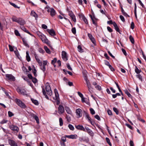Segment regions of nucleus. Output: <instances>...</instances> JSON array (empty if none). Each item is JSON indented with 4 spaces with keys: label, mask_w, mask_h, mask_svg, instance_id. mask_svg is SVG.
Returning a JSON list of instances; mask_svg holds the SVG:
<instances>
[{
    "label": "nucleus",
    "mask_w": 146,
    "mask_h": 146,
    "mask_svg": "<svg viewBox=\"0 0 146 146\" xmlns=\"http://www.w3.org/2000/svg\"><path fill=\"white\" fill-rule=\"evenodd\" d=\"M86 82L87 87H88V88L89 89L90 88H91V84L89 80H87V81Z\"/></svg>",
    "instance_id": "46"
},
{
    "label": "nucleus",
    "mask_w": 146,
    "mask_h": 146,
    "mask_svg": "<svg viewBox=\"0 0 146 146\" xmlns=\"http://www.w3.org/2000/svg\"><path fill=\"white\" fill-rule=\"evenodd\" d=\"M66 137L71 139H76L78 137V136L76 134L71 135H66Z\"/></svg>",
    "instance_id": "16"
},
{
    "label": "nucleus",
    "mask_w": 146,
    "mask_h": 146,
    "mask_svg": "<svg viewBox=\"0 0 146 146\" xmlns=\"http://www.w3.org/2000/svg\"><path fill=\"white\" fill-rule=\"evenodd\" d=\"M26 60L28 62H29L31 61V58L29 55V52L28 51H27L26 52Z\"/></svg>",
    "instance_id": "26"
},
{
    "label": "nucleus",
    "mask_w": 146,
    "mask_h": 146,
    "mask_svg": "<svg viewBox=\"0 0 146 146\" xmlns=\"http://www.w3.org/2000/svg\"><path fill=\"white\" fill-rule=\"evenodd\" d=\"M79 140L81 142L82 141L88 142L89 141V139L88 137H80Z\"/></svg>",
    "instance_id": "12"
},
{
    "label": "nucleus",
    "mask_w": 146,
    "mask_h": 146,
    "mask_svg": "<svg viewBox=\"0 0 146 146\" xmlns=\"http://www.w3.org/2000/svg\"><path fill=\"white\" fill-rule=\"evenodd\" d=\"M64 107L61 105H60L58 108V113L59 114H62L64 112Z\"/></svg>",
    "instance_id": "11"
},
{
    "label": "nucleus",
    "mask_w": 146,
    "mask_h": 146,
    "mask_svg": "<svg viewBox=\"0 0 146 146\" xmlns=\"http://www.w3.org/2000/svg\"><path fill=\"white\" fill-rule=\"evenodd\" d=\"M66 119H67V121L69 122L70 121H71V118L70 116L67 115H66Z\"/></svg>",
    "instance_id": "57"
},
{
    "label": "nucleus",
    "mask_w": 146,
    "mask_h": 146,
    "mask_svg": "<svg viewBox=\"0 0 146 146\" xmlns=\"http://www.w3.org/2000/svg\"><path fill=\"white\" fill-rule=\"evenodd\" d=\"M68 127L69 129L72 131H73L74 130V127L71 124H69L68 125Z\"/></svg>",
    "instance_id": "49"
},
{
    "label": "nucleus",
    "mask_w": 146,
    "mask_h": 146,
    "mask_svg": "<svg viewBox=\"0 0 146 146\" xmlns=\"http://www.w3.org/2000/svg\"><path fill=\"white\" fill-rule=\"evenodd\" d=\"M68 14L69 16L71 18L72 21L75 23L76 22V17L73 12L72 11H68Z\"/></svg>",
    "instance_id": "6"
},
{
    "label": "nucleus",
    "mask_w": 146,
    "mask_h": 146,
    "mask_svg": "<svg viewBox=\"0 0 146 146\" xmlns=\"http://www.w3.org/2000/svg\"><path fill=\"white\" fill-rule=\"evenodd\" d=\"M18 18H17L16 16H13L12 18L11 19L13 22H17L18 20Z\"/></svg>",
    "instance_id": "29"
},
{
    "label": "nucleus",
    "mask_w": 146,
    "mask_h": 146,
    "mask_svg": "<svg viewBox=\"0 0 146 146\" xmlns=\"http://www.w3.org/2000/svg\"><path fill=\"white\" fill-rule=\"evenodd\" d=\"M8 116L9 117H11L14 115V114L11 111H8Z\"/></svg>",
    "instance_id": "52"
},
{
    "label": "nucleus",
    "mask_w": 146,
    "mask_h": 146,
    "mask_svg": "<svg viewBox=\"0 0 146 146\" xmlns=\"http://www.w3.org/2000/svg\"><path fill=\"white\" fill-rule=\"evenodd\" d=\"M124 91L125 92V93L126 94H127L129 97L131 98L132 99V101H133V97L132 96V95L130 94L129 92L127 90V89H125V90H124Z\"/></svg>",
    "instance_id": "24"
},
{
    "label": "nucleus",
    "mask_w": 146,
    "mask_h": 146,
    "mask_svg": "<svg viewBox=\"0 0 146 146\" xmlns=\"http://www.w3.org/2000/svg\"><path fill=\"white\" fill-rule=\"evenodd\" d=\"M87 132L92 137L94 136V133L90 129L89 131H88Z\"/></svg>",
    "instance_id": "36"
},
{
    "label": "nucleus",
    "mask_w": 146,
    "mask_h": 146,
    "mask_svg": "<svg viewBox=\"0 0 146 146\" xmlns=\"http://www.w3.org/2000/svg\"><path fill=\"white\" fill-rule=\"evenodd\" d=\"M33 66V68L32 70L33 72V73L34 76L35 77H36L37 76V74L36 73V70L35 67L34 66Z\"/></svg>",
    "instance_id": "33"
},
{
    "label": "nucleus",
    "mask_w": 146,
    "mask_h": 146,
    "mask_svg": "<svg viewBox=\"0 0 146 146\" xmlns=\"http://www.w3.org/2000/svg\"><path fill=\"white\" fill-rule=\"evenodd\" d=\"M38 51L40 53L42 54H44L45 52L44 51L42 48H39Z\"/></svg>",
    "instance_id": "58"
},
{
    "label": "nucleus",
    "mask_w": 146,
    "mask_h": 146,
    "mask_svg": "<svg viewBox=\"0 0 146 146\" xmlns=\"http://www.w3.org/2000/svg\"><path fill=\"white\" fill-rule=\"evenodd\" d=\"M32 82L34 84L36 83L37 82L38 80L35 78H33L32 79Z\"/></svg>",
    "instance_id": "53"
},
{
    "label": "nucleus",
    "mask_w": 146,
    "mask_h": 146,
    "mask_svg": "<svg viewBox=\"0 0 146 146\" xmlns=\"http://www.w3.org/2000/svg\"><path fill=\"white\" fill-rule=\"evenodd\" d=\"M113 25L116 31L118 32L119 34H121L119 28L117 26V24L115 22H113Z\"/></svg>",
    "instance_id": "18"
},
{
    "label": "nucleus",
    "mask_w": 146,
    "mask_h": 146,
    "mask_svg": "<svg viewBox=\"0 0 146 146\" xmlns=\"http://www.w3.org/2000/svg\"><path fill=\"white\" fill-rule=\"evenodd\" d=\"M59 121L60 123V126H62L63 125V122L62 119L60 117L59 119Z\"/></svg>",
    "instance_id": "51"
},
{
    "label": "nucleus",
    "mask_w": 146,
    "mask_h": 146,
    "mask_svg": "<svg viewBox=\"0 0 146 146\" xmlns=\"http://www.w3.org/2000/svg\"><path fill=\"white\" fill-rule=\"evenodd\" d=\"M120 18V19L121 20V21L123 22H124L125 21V19L124 17L122 15H120L119 16Z\"/></svg>",
    "instance_id": "61"
},
{
    "label": "nucleus",
    "mask_w": 146,
    "mask_h": 146,
    "mask_svg": "<svg viewBox=\"0 0 146 146\" xmlns=\"http://www.w3.org/2000/svg\"><path fill=\"white\" fill-rule=\"evenodd\" d=\"M88 119V121L90 122L92 125H94L95 123L94 121H92L91 117L89 116L87 118Z\"/></svg>",
    "instance_id": "31"
},
{
    "label": "nucleus",
    "mask_w": 146,
    "mask_h": 146,
    "mask_svg": "<svg viewBox=\"0 0 146 146\" xmlns=\"http://www.w3.org/2000/svg\"><path fill=\"white\" fill-rule=\"evenodd\" d=\"M136 9H137V5L136 3H134V14L135 16L136 17V18H137V11H136Z\"/></svg>",
    "instance_id": "38"
},
{
    "label": "nucleus",
    "mask_w": 146,
    "mask_h": 146,
    "mask_svg": "<svg viewBox=\"0 0 146 146\" xmlns=\"http://www.w3.org/2000/svg\"><path fill=\"white\" fill-rule=\"evenodd\" d=\"M40 66V68L41 70L43 71V72L45 73V71L46 70V67L45 66L42 65Z\"/></svg>",
    "instance_id": "44"
},
{
    "label": "nucleus",
    "mask_w": 146,
    "mask_h": 146,
    "mask_svg": "<svg viewBox=\"0 0 146 146\" xmlns=\"http://www.w3.org/2000/svg\"><path fill=\"white\" fill-rule=\"evenodd\" d=\"M10 128L13 131H15L17 133L19 131V128L17 126L12 125L9 126Z\"/></svg>",
    "instance_id": "10"
},
{
    "label": "nucleus",
    "mask_w": 146,
    "mask_h": 146,
    "mask_svg": "<svg viewBox=\"0 0 146 146\" xmlns=\"http://www.w3.org/2000/svg\"><path fill=\"white\" fill-rule=\"evenodd\" d=\"M95 88L96 89L100 91L101 90L102 88L99 85H97L95 86Z\"/></svg>",
    "instance_id": "60"
},
{
    "label": "nucleus",
    "mask_w": 146,
    "mask_h": 146,
    "mask_svg": "<svg viewBox=\"0 0 146 146\" xmlns=\"http://www.w3.org/2000/svg\"><path fill=\"white\" fill-rule=\"evenodd\" d=\"M47 31L52 36H54L56 35V34L55 31L53 29H47Z\"/></svg>",
    "instance_id": "15"
},
{
    "label": "nucleus",
    "mask_w": 146,
    "mask_h": 146,
    "mask_svg": "<svg viewBox=\"0 0 146 146\" xmlns=\"http://www.w3.org/2000/svg\"><path fill=\"white\" fill-rule=\"evenodd\" d=\"M90 40L94 44L95 46L96 45V41L95 39L93 37V38H92L90 39Z\"/></svg>",
    "instance_id": "41"
},
{
    "label": "nucleus",
    "mask_w": 146,
    "mask_h": 146,
    "mask_svg": "<svg viewBox=\"0 0 146 146\" xmlns=\"http://www.w3.org/2000/svg\"><path fill=\"white\" fill-rule=\"evenodd\" d=\"M42 91L43 94L45 96V98L47 99H48V97L46 94V93L43 86H42Z\"/></svg>",
    "instance_id": "25"
},
{
    "label": "nucleus",
    "mask_w": 146,
    "mask_h": 146,
    "mask_svg": "<svg viewBox=\"0 0 146 146\" xmlns=\"http://www.w3.org/2000/svg\"><path fill=\"white\" fill-rule=\"evenodd\" d=\"M31 100L32 102L36 105H38V102L37 100L33 99H31Z\"/></svg>",
    "instance_id": "40"
},
{
    "label": "nucleus",
    "mask_w": 146,
    "mask_h": 146,
    "mask_svg": "<svg viewBox=\"0 0 146 146\" xmlns=\"http://www.w3.org/2000/svg\"><path fill=\"white\" fill-rule=\"evenodd\" d=\"M65 110L67 113L70 115L72 114V112L69 108L68 107H66L65 108Z\"/></svg>",
    "instance_id": "30"
},
{
    "label": "nucleus",
    "mask_w": 146,
    "mask_h": 146,
    "mask_svg": "<svg viewBox=\"0 0 146 146\" xmlns=\"http://www.w3.org/2000/svg\"><path fill=\"white\" fill-rule=\"evenodd\" d=\"M20 27L21 29L24 32H26L30 35H31L29 32L28 30H27V29L23 25H22V26H20Z\"/></svg>",
    "instance_id": "23"
},
{
    "label": "nucleus",
    "mask_w": 146,
    "mask_h": 146,
    "mask_svg": "<svg viewBox=\"0 0 146 146\" xmlns=\"http://www.w3.org/2000/svg\"><path fill=\"white\" fill-rule=\"evenodd\" d=\"M22 39L24 45L26 46H29V45L27 41L25 40V39L24 38H22Z\"/></svg>",
    "instance_id": "34"
},
{
    "label": "nucleus",
    "mask_w": 146,
    "mask_h": 146,
    "mask_svg": "<svg viewBox=\"0 0 146 146\" xmlns=\"http://www.w3.org/2000/svg\"><path fill=\"white\" fill-rule=\"evenodd\" d=\"M76 113L78 118L81 117L82 116V111L80 108H78L76 110Z\"/></svg>",
    "instance_id": "5"
},
{
    "label": "nucleus",
    "mask_w": 146,
    "mask_h": 146,
    "mask_svg": "<svg viewBox=\"0 0 146 146\" xmlns=\"http://www.w3.org/2000/svg\"><path fill=\"white\" fill-rule=\"evenodd\" d=\"M5 76L9 80L12 81L15 80V77L11 74H6Z\"/></svg>",
    "instance_id": "9"
},
{
    "label": "nucleus",
    "mask_w": 146,
    "mask_h": 146,
    "mask_svg": "<svg viewBox=\"0 0 146 146\" xmlns=\"http://www.w3.org/2000/svg\"><path fill=\"white\" fill-rule=\"evenodd\" d=\"M45 88L47 94L49 96H51L52 95V92L48 83H46Z\"/></svg>",
    "instance_id": "3"
},
{
    "label": "nucleus",
    "mask_w": 146,
    "mask_h": 146,
    "mask_svg": "<svg viewBox=\"0 0 146 146\" xmlns=\"http://www.w3.org/2000/svg\"><path fill=\"white\" fill-rule=\"evenodd\" d=\"M41 39L42 41L44 43H47L49 41L46 38V37L44 35H42V36L40 38Z\"/></svg>",
    "instance_id": "14"
},
{
    "label": "nucleus",
    "mask_w": 146,
    "mask_h": 146,
    "mask_svg": "<svg viewBox=\"0 0 146 146\" xmlns=\"http://www.w3.org/2000/svg\"><path fill=\"white\" fill-rule=\"evenodd\" d=\"M80 17L82 18V19L86 24L88 25V20L84 15H81L80 16Z\"/></svg>",
    "instance_id": "20"
},
{
    "label": "nucleus",
    "mask_w": 146,
    "mask_h": 146,
    "mask_svg": "<svg viewBox=\"0 0 146 146\" xmlns=\"http://www.w3.org/2000/svg\"><path fill=\"white\" fill-rule=\"evenodd\" d=\"M72 32L74 34L76 33V29L75 27L72 28L71 30Z\"/></svg>",
    "instance_id": "63"
},
{
    "label": "nucleus",
    "mask_w": 146,
    "mask_h": 146,
    "mask_svg": "<svg viewBox=\"0 0 146 146\" xmlns=\"http://www.w3.org/2000/svg\"><path fill=\"white\" fill-rule=\"evenodd\" d=\"M17 90L19 94H20L27 96H29L25 90L24 89H21L19 88H18L17 89Z\"/></svg>",
    "instance_id": "4"
},
{
    "label": "nucleus",
    "mask_w": 146,
    "mask_h": 146,
    "mask_svg": "<svg viewBox=\"0 0 146 146\" xmlns=\"http://www.w3.org/2000/svg\"><path fill=\"white\" fill-rule=\"evenodd\" d=\"M56 61L57 59L56 58H54L51 61V64L53 65L55 67H56V65H55V63L56 62Z\"/></svg>",
    "instance_id": "37"
},
{
    "label": "nucleus",
    "mask_w": 146,
    "mask_h": 146,
    "mask_svg": "<svg viewBox=\"0 0 146 146\" xmlns=\"http://www.w3.org/2000/svg\"><path fill=\"white\" fill-rule=\"evenodd\" d=\"M90 113L92 115L94 114L95 113V111L94 110V109L92 108H90Z\"/></svg>",
    "instance_id": "54"
},
{
    "label": "nucleus",
    "mask_w": 146,
    "mask_h": 146,
    "mask_svg": "<svg viewBox=\"0 0 146 146\" xmlns=\"http://www.w3.org/2000/svg\"><path fill=\"white\" fill-rule=\"evenodd\" d=\"M78 51L80 52H84L83 50L82 49L81 46L79 45L78 46Z\"/></svg>",
    "instance_id": "35"
},
{
    "label": "nucleus",
    "mask_w": 146,
    "mask_h": 146,
    "mask_svg": "<svg viewBox=\"0 0 146 146\" xmlns=\"http://www.w3.org/2000/svg\"><path fill=\"white\" fill-rule=\"evenodd\" d=\"M15 34V35L17 36H20L21 35L19 33L18 31L17 30H15L14 31Z\"/></svg>",
    "instance_id": "45"
},
{
    "label": "nucleus",
    "mask_w": 146,
    "mask_h": 146,
    "mask_svg": "<svg viewBox=\"0 0 146 146\" xmlns=\"http://www.w3.org/2000/svg\"><path fill=\"white\" fill-rule=\"evenodd\" d=\"M63 71L64 72H65L66 73H68V74H69L70 75L72 76L73 74L72 72H71L67 71L65 69H64L63 70Z\"/></svg>",
    "instance_id": "47"
},
{
    "label": "nucleus",
    "mask_w": 146,
    "mask_h": 146,
    "mask_svg": "<svg viewBox=\"0 0 146 146\" xmlns=\"http://www.w3.org/2000/svg\"><path fill=\"white\" fill-rule=\"evenodd\" d=\"M15 102L21 108H26L25 104L20 99L16 98L15 100Z\"/></svg>",
    "instance_id": "1"
},
{
    "label": "nucleus",
    "mask_w": 146,
    "mask_h": 146,
    "mask_svg": "<svg viewBox=\"0 0 146 146\" xmlns=\"http://www.w3.org/2000/svg\"><path fill=\"white\" fill-rule=\"evenodd\" d=\"M9 144L11 146H18L17 143L13 140L11 139L9 140Z\"/></svg>",
    "instance_id": "17"
},
{
    "label": "nucleus",
    "mask_w": 146,
    "mask_h": 146,
    "mask_svg": "<svg viewBox=\"0 0 146 146\" xmlns=\"http://www.w3.org/2000/svg\"><path fill=\"white\" fill-rule=\"evenodd\" d=\"M125 125L131 129L133 130V127L130 125L129 124L126 123L125 124Z\"/></svg>",
    "instance_id": "62"
},
{
    "label": "nucleus",
    "mask_w": 146,
    "mask_h": 146,
    "mask_svg": "<svg viewBox=\"0 0 146 146\" xmlns=\"http://www.w3.org/2000/svg\"><path fill=\"white\" fill-rule=\"evenodd\" d=\"M92 21L93 24H94L97 27V24L96 21L97 20L95 19L94 18V19H92Z\"/></svg>",
    "instance_id": "50"
},
{
    "label": "nucleus",
    "mask_w": 146,
    "mask_h": 146,
    "mask_svg": "<svg viewBox=\"0 0 146 146\" xmlns=\"http://www.w3.org/2000/svg\"><path fill=\"white\" fill-rule=\"evenodd\" d=\"M30 15L31 16L34 17L36 20H37L38 17V15L33 10L31 11Z\"/></svg>",
    "instance_id": "19"
},
{
    "label": "nucleus",
    "mask_w": 146,
    "mask_h": 146,
    "mask_svg": "<svg viewBox=\"0 0 146 146\" xmlns=\"http://www.w3.org/2000/svg\"><path fill=\"white\" fill-rule=\"evenodd\" d=\"M46 44L48 45L51 50H53V48L52 46L50 43V42L49 41H48V42H47V43H46Z\"/></svg>",
    "instance_id": "56"
},
{
    "label": "nucleus",
    "mask_w": 146,
    "mask_h": 146,
    "mask_svg": "<svg viewBox=\"0 0 146 146\" xmlns=\"http://www.w3.org/2000/svg\"><path fill=\"white\" fill-rule=\"evenodd\" d=\"M95 118L99 121H100L101 119L99 115H96L94 116Z\"/></svg>",
    "instance_id": "64"
},
{
    "label": "nucleus",
    "mask_w": 146,
    "mask_h": 146,
    "mask_svg": "<svg viewBox=\"0 0 146 146\" xmlns=\"http://www.w3.org/2000/svg\"><path fill=\"white\" fill-rule=\"evenodd\" d=\"M62 57L63 60L65 61H66L68 60V57L67 55V53L65 51H62Z\"/></svg>",
    "instance_id": "7"
},
{
    "label": "nucleus",
    "mask_w": 146,
    "mask_h": 146,
    "mask_svg": "<svg viewBox=\"0 0 146 146\" xmlns=\"http://www.w3.org/2000/svg\"><path fill=\"white\" fill-rule=\"evenodd\" d=\"M129 39L132 44H134V40L133 38L131 35H130L129 36Z\"/></svg>",
    "instance_id": "39"
},
{
    "label": "nucleus",
    "mask_w": 146,
    "mask_h": 146,
    "mask_svg": "<svg viewBox=\"0 0 146 146\" xmlns=\"http://www.w3.org/2000/svg\"><path fill=\"white\" fill-rule=\"evenodd\" d=\"M8 121V120H7L6 119H4L2 120V121L1 122H0V123L1 124H3L7 123Z\"/></svg>",
    "instance_id": "42"
},
{
    "label": "nucleus",
    "mask_w": 146,
    "mask_h": 146,
    "mask_svg": "<svg viewBox=\"0 0 146 146\" xmlns=\"http://www.w3.org/2000/svg\"><path fill=\"white\" fill-rule=\"evenodd\" d=\"M36 61L38 63L39 65L41 66L42 65V62L39 58L37 59Z\"/></svg>",
    "instance_id": "59"
},
{
    "label": "nucleus",
    "mask_w": 146,
    "mask_h": 146,
    "mask_svg": "<svg viewBox=\"0 0 146 146\" xmlns=\"http://www.w3.org/2000/svg\"><path fill=\"white\" fill-rule=\"evenodd\" d=\"M44 49L46 52L48 54H50L51 52L49 49L48 48V47L46 46H44Z\"/></svg>",
    "instance_id": "27"
},
{
    "label": "nucleus",
    "mask_w": 146,
    "mask_h": 146,
    "mask_svg": "<svg viewBox=\"0 0 146 146\" xmlns=\"http://www.w3.org/2000/svg\"><path fill=\"white\" fill-rule=\"evenodd\" d=\"M106 139L107 143L109 144V145L110 146H111L112 144L110 142V139L108 137H106Z\"/></svg>",
    "instance_id": "43"
},
{
    "label": "nucleus",
    "mask_w": 146,
    "mask_h": 146,
    "mask_svg": "<svg viewBox=\"0 0 146 146\" xmlns=\"http://www.w3.org/2000/svg\"><path fill=\"white\" fill-rule=\"evenodd\" d=\"M17 23L21 25H23L26 23V22L25 20L20 17L18 18V20Z\"/></svg>",
    "instance_id": "8"
},
{
    "label": "nucleus",
    "mask_w": 146,
    "mask_h": 146,
    "mask_svg": "<svg viewBox=\"0 0 146 146\" xmlns=\"http://www.w3.org/2000/svg\"><path fill=\"white\" fill-rule=\"evenodd\" d=\"M121 11L123 15L125 17H129V16L124 11L122 7H121Z\"/></svg>",
    "instance_id": "28"
},
{
    "label": "nucleus",
    "mask_w": 146,
    "mask_h": 146,
    "mask_svg": "<svg viewBox=\"0 0 146 146\" xmlns=\"http://www.w3.org/2000/svg\"><path fill=\"white\" fill-rule=\"evenodd\" d=\"M136 77L138 78L139 80H140L141 81H142V77L141 75L139 74H138L136 76Z\"/></svg>",
    "instance_id": "55"
},
{
    "label": "nucleus",
    "mask_w": 146,
    "mask_h": 146,
    "mask_svg": "<svg viewBox=\"0 0 146 146\" xmlns=\"http://www.w3.org/2000/svg\"><path fill=\"white\" fill-rule=\"evenodd\" d=\"M75 127L77 129L86 132L85 129L82 125H75Z\"/></svg>",
    "instance_id": "13"
},
{
    "label": "nucleus",
    "mask_w": 146,
    "mask_h": 146,
    "mask_svg": "<svg viewBox=\"0 0 146 146\" xmlns=\"http://www.w3.org/2000/svg\"><path fill=\"white\" fill-rule=\"evenodd\" d=\"M31 116L36 120L37 123L38 124L39 123V119L37 115L34 114H31Z\"/></svg>",
    "instance_id": "21"
},
{
    "label": "nucleus",
    "mask_w": 146,
    "mask_h": 146,
    "mask_svg": "<svg viewBox=\"0 0 146 146\" xmlns=\"http://www.w3.org/2000/svg\"><path fill=\"white\" fill-rule=\"evenodd\" d=\"M135 72L137 74H139L141 71V70H139L137 66L135 67Z\"/></svg>",
    "instance_id": "32"
},
{
    "label": "nucleus",
    "mask_w": 146,
    "mask_h": 146,
    "mask_svg": "<svg viewBox=\"0 0 146 146\" xmlns=\"http://www.w3.org/2000/svg\"><path fill=\"white\" fill-rule=\"evenodd\" d=\"M50 15L52 17H54L56 14L55 11L53 8H52L50 9Z\"/></svg>",
    "instance_id": "22"
},
{
    "label": "nucleus",
    "mask_w": 146,
    "mask_h": 146,
    "mask_svg": "<svg viewBox=\"0 0 146 146\" xmlns=\"http://www.w3.org/2000/svg\"><path fill=\"white\" fill-rule=\"evenodd\" d=\"M113 110L117 115L119 114V110L117 108L115 107H113Z\"/></svg>",
    "instance_id": "48"
},
{
    "label": "nucleus",
    "mask_w": 146,
    "mask_h": 146,
    "mask_svg": "<svg viewBox=\"0 0 146 146\" xmlns=\"http://www.w3.org/2000/svg\"><path fill=\"white\" fill-rule=\"evenodd\" d=\"M54 93L55 95V97L53 98V99L56 100V104L57 105H58L60 103L59 95L58 90L56 89H54Z\"/></svg>",
    "instance_id": "2"
}]
</instances>
